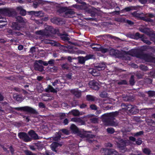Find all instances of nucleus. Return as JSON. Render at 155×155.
Masks as SVG:
<instances>
[{
	"mask_svg": "<svg viewBox=\"0 0 155 155\" xmlns=\"http://www.w3.org/2000/svg\"><path fill=\"white\" fill-rule=\"evenodd\" d=\"M19 137L24 141L27 142L31 140V138L29 136L24 132H21L18 134Z\"/></svg>",
	"mask_w": 155,
	"mask_h": 155,
	"instance_id": "0eeeda50",
	"label": "nucleus"
},
{
	"mask_svg": "<svg viewBox=\"0 0 155 155\" xmlns=\"http://www.w3.org/2000/svg\"><path fill=\"white\" fill-rule=\"evenodd\" d=\"M139 2L141 4H145L147 3H153L155 0H138Z\"/></svg>",
	"mask_w": 155,
	"mask_h": 155,
	"instance_id": "7c9ffc66",
	"label": "nucleus"
},
{
	"mask_svg": "<svg viewBox=\"0 0 155 155\" xmlns=\"http://www.w3.org/2000/svg\"><path fill=\"white\" fill-rule=\"evenodd\" d=\"M127 82L126 80H121L117 82L118 85H126L127 84Z\"/></svg>",
	"mask_w": 155,
	"mask_h": 155,
	"instance_id": "a19ab883",
	"label": "nucleus"
},
{
	"mask_svg": "<svg viewBox=\"0 0 155 155\" xmlns=\"http://www.w3.org/2000/svg\"><path fill=\"white\" fill-rule=\"evenodd\" d=\"M13 97L16 101L19 102H21L23 100L22 97L20 95L14 94Z\"/></svg>",
	"mask_w": 155,
	"mask_h": 155,
	"instance_id": "2f4dec72",
	"label": "nucleus"
},
{
	"mask_svg": "<svg viewBox=\"0 0 155 155\" xmlns=\"http://www.w3.org/2000/svg\"><path fill=\"white\" fill-rule=\"evenodd\" d=\"M37 89L38 92L41 93L44 90V88L41 87L40 84H38L37 85Z\"/></svg>",
	"mask_w": 155,
	"mask_h": 155,
	"instance_id": "79ce46f5",
	"label": "nucleus"
},
{
	"mask_svg": "<svg viewBox=\"0 0 155 155\" xmlns=\"http://www.w3.org/2000/svg\"><path fill=\"white\" fill-rule=\"evenodd\" d=\"M61 38L62 40L64 41H68L70 40V38L64 35H62Z\"/></svg>",
	"mask_w": 155,
	"mask_h": 155,
	"instance_id": "4d7b16f0",
	"label": "nucleus"
},
{
	"mask_svg": "<svg viewBox=\"0 0 155 155\" xmlns=\"http://www.w3.org/2000/svg\"><path fill=\"white\" fill-rule=\"evenodd\" d=\"M139 110L136 106L133 105L130 113L132 114H136L139 112Z\"/></svg>",
	"mask_w": 155,
	"mask_h": 155,
	"instance_id": "c756f323",
	"label": "nucleus"
},
{
	"mask_svg": "<svg viewBox=\"0 0 155 155\" xmlns=\"http://www.w3.org/2000/svg\"><path fill=\"white\" fill-rule=\"evenodd\" d=\"M135 37L137 38H142L143 37V35H140L139 33L137 32L135 34Z\"/></svg>",
	"mask_w": 155,
	"mask_h": 155,
	"instance_id": "6e6d98bb",
	"label": "nucleus"
},
{
	"mask_svg": "<svg viewBox=\"0 0 155 155\" xmlns=\"http://www.w3.org/2000/svg\"><path fill=\"white\" fill-rule=\"evenodd\" d=\"M71 92L74 95L77 97H79L81 95V93L80 92L74 89L71 90Z\"/></svg>",
	"mask_w": 155,
	"mask_h": 155,
	"instance_id": "bb28decb",
	"label": "nucleus"
},
{
	"mask_svg": "<svg viewBox=\"0 0 155 155\" xmlns=\"http://www.w3.org/2000/svg\"><path fill=\"white\" fill-rule=\"evenodd\" d=\"M34 69L36 71L41 72L44 70V67L42 65H39L38 64L35 62L34 63Z\"/></svg>",
	"mask_w": 155,
	"mask_h": 155,
	"instance_id": "f3484780",
	"label": "nucleus"
},
{
	"mask_svg": "<svg viewBox=\"0 0 155 155\" xmlns=\"http://www.w3.org/2000/svg\"><path fill=\"white\" fill-rule=\"evenodd\" d=\"M25 152L26 155H36V154L33 153L28 150H25Z\"/></svg>",
	"mask_w": 155,
	"mask_h": 155,
	"instance_id": "5fc2aeb1",
	"label": "nucleus"
},
{
	"mask_svg": "<svg viewBox=\"0 0 155 155\" xmlns=\"http://www.w3.org/2000/svg\"><path fill=\"white\" fill-rule=\"evenodd\" d=\"M79 106L80 108L81 109L85 108L87 106V105L84 103H82L81 104L79 105Z\"/></svg>",
	"mask_w": 155,
	"mask_h": 155,
	"instance_id": "680f3d73",
	"label": "nucleus"
},
{
	"mask_svg": "<svg viewBox=\"0 0 155 155\" xmlns=\"http://www.w3.org/2000/svg\"><path fill=\"white\" fill-rule=\"evenodd\" d=\"M140 19L143 21H146L150 22L151 21V19L150 18H147L146 17H141Z\"/></svg>",
	"mask_w": 155,
	"mask_h": 155,
	"instance_id": "864d4df0",
	"label": "nucleus"
},
{
	"mask_svg": "<svg viewBox=\"0 0 155 155\" xmlns=\"http://www.w3.org/2000/svg\"><path fill=\"white\" fill-rule=\"evenodd\" d=\"M107 130L108 133L110 134H113L115 131L114 129L111 127L108 128Z\"/></svg>",
	"mask_w": 155,
	"mask_h": 155,
	"instance_id": "de8ad7c7",
	"label": "nucleus"
},
{
	"mask_svg": "<svg viewBox=\"0 0 155 155\" xmlns=\"http://www.w3.org/2000/svg\"><path fill=\"white\" fill-rule=\"evenodd\" d=\"M135 7H130L126 8L122 10V11L124 12L126 11V12H129L132 9H135Z\"/></svg>",
	"mask_w": 155,
	"mask_h": 155,
	"instance_id": "c03bdc74",
	"label": "nucleus"
},
{
	"mask_svg": "<svg viewBox=\"0 0 155 155\" xmlns=\"http://www.w3.org/2000/svg\"><path fill=\"white\" fill-rule=\"evenodd\" d=\"M54 29L51 26H49L48 29H46L45 30H41L35 32V34L38 35H41L43 36H48L51 35V33H55Z\"/></svg>",
	"mask_w": 155,
	"mask_h": 155,
	"instance_id": "7ed1b4c3",
	"label": "nucleus"
},
{
	"mask_svg": "<svg viewBox=\"0 0 155 155\" xmlns=\"http://www.w3.org/2000/svg\"><path fill=\"white\" fill-rule=\"evenodd\" d=\"M15 18L16 20L18 21V23H21L22 25H24L27 22L26 20L25 19H24L21 16H18L16 17Z\"/></svg>",
	"mask_w": 155,
	"mask_h": 155,
	"instance_id": "6ab92c4d",
	"label": "nucleus"
},
{
	"mask_svg": "<svg viewBox=\"0 0 155 155\" xmlns=\"http://www.w3.org/2000/svg\"><path fill=\"white\" fill-rule=\"evenodd\" d=\"M69 123V120L67 118L65 119L63 121L62 123L64 125H66L68 124Z\"/></svg>",
	"mask_w": 155,
	"mask_h": 155,
	"instance_id": "774afa93",
	"label": "nucleus"
},
{
	"mask_svg": "<svg viewBox=\"0 0 155 155\" xmlns=\"http://www.w3.org/2000/svg\"><path fill=\"white\" fill-rule=\"evenodd\" d=\"M43 42L46 44H51V45L55 46L56 45L54 41H51L48 39H45L43 41Z\"/></svg>",
	"mask_w": 155,
	"mask_h": 155,
	"instance_id": "473e14b6",
	"label": "nucleus"
},
{
	"mask_svg": "<svg viewBox=\"0 0 155 155\" xmlns=\"http://www.w3.org/2000/svg\"><path fill=\"white\" fill-rule=\"evenodd\" d=\"M28 134L31 136V138L34 140L38 139V136L35 132L32 130H30L28 132Z\"/></svg>",
	"mask_w": 155,
	"mask_h": 155,
	"instance_id": "2eb2a0df",
	"label": "nucleus"
},
{
	"mask_svg": "<svg viewBox=\"0 0 155 155\" xmlns=\"http://www.w3.org/2000/svg\"><path fill=\"white\" fill-rule=\"evenodd\" d=\"M86 3L84 2H82V5H73V6L75 8L79 9H85L86 8Z\"/></svg>",
	"mask_w": 155,
	"mask_h": 155,
	"instance_id": "b1692460",
	"label": "nucleus"
},
{
	"mask_svg": "<svg viewBox=\"0 0 155 155\" xmlns=\"http://www.w3.org/2000/svg\"><path fill=\"white\" fill-rule=\"evenodd\" d=\"M140 68L143 71H146L147 70V67L144 65H141L140 66Z\"/></svg>",
	"mask_w": 155,
	"mask_h": 155,
	"instance_id": "0e129e2a",
	"label": "nucleus"
},
{
	"mask_svg": "<svg viewBox=\"0 0 155 155\" xmlns=\"http://www.w3.org/2000/svg\"><path fill=\"white\" fill-rule=\"evenodd\" d=\"M137 57L148 62H153L155 60V58L151 55L144 54L142 52L138 54Z\"/></svg>",
	"mask_w": 155,
	"mask_h": 155,
	"instance_id": "20e7f679",
	"label": "nucleus"
},
{
	"mask_svg": "<svg viewBox=\"0 0 155 155\" xmlns=\"http://www.w3.org/2000/svg\"><path fill=\"white\" fill-rule=\"evenodd\" d=\"M14 12L11 11L8 8H2L0 9V15H7L9 17L12 16Z\"/></svg>",
	"mask_w": 155,
	"mask_h": 155,
	"instance_id": "6e6552de",
	"label": "nucleus"
},
{
	"mask_svg": "<svg viewBox=\"0 0 155 155\" xmlns=\"http://www.w3.org/2000/svg\"><path fill=\"white\" fill-rule=\"evenodd\" d=\"M90 107L92 110H97L98 109L97 107L94 104H91L90 106Z\"/></svg>",
	"mask_w": 155,
	"mask_h": 155,
	"instance_id": "49530a36",
	"label": "nucleus"
},
{
	"mask_svg": "<svg viewBox=\"0 0 155 155\" xmlns=\"http://www.w3.org/2000/svg\"><path fill=\"white\" fill-rule=\"evenodd\" d=\"M16 9L17 11L19 12L20 14L21 15L24 16L26 15V11L21 6H18L16 8Z\"/></svg>",
	"mask_w": 155,
	"mask_h": 155,
	"instance_id": "aec40b11",
	"label": "nucleus"
},
{
	"mask_svg": "<svg viewBox=\"0 0 155 155\" xmlns=\"http://www.w3.org/2000/svg\"><path fill=\"white\" fill-rule=\"evenodd\" d=\"M99 96L100 97L102 98L106 97L107 96V94L106 92H103L100 93Z\"/></svg>",
	"mask_w": 155,
	"mask_h": 155,
	"instance_id": "09e8293b",
	"label": "nucleus"
},
{
	"mask_svg": "<svg viewBox=\"0 0 155 155\" xmlns=\"http://www.w3.org/2000/svg\"><path fill=\"white\" fill-rule=\"evenodd\" d=\"M82 113L83 112H80L78 110L74 109L70 111L69 114H72L75 116H79L80 115H82Z\"/></svg>",
	"mask_w": 155,
	"mask_h": 155,
	"instance_id": "dca6fc26",
	"label": "nucleus"
},
{
	"mask_svg": "<svg viewBox=\"0 0 155 155\" xmlns=\"http://www.w3.org/2000/svg\"><path fill=\"white\" fill-rule=\"evenodd\" d=\"M71 121L74 122H75L79 125L84 124V122L80 118L74 117L71 119Z\"/></svg>",
	"mask_w": 155,
	"mask_h": 155,
	"instance_id": "412c9836",
	"label": "nucleus"
},
{
	"mask_svg": "<svg viewBox=\"0 0 155 155\" xmlns=\"http://www.w3.org/2000/svg\"><path fill=\"white\" fill-rule=\"evenodd\" d=\"M147 29L148 28H145L143 26L140 27L139 28V30L140 31L145 34H147L148 33Z\"/></svg>",
	"mask_w": 155,
	"mask_h": 155,
	"instance_id": "f704fd0d",
	"label": "nucleus"
},
{
	"mask_svg": "<svg viewBox=\"0 0 155 155\" xmlns=\"http://www.w3.org/2000/svg\"><path fill=\"white\" fill-rule=\"evenodd\" d=\"M142 41L143 42L148 45H150L151 43L149 41L146 39H142Z\"/></svg>",
	"mask_w": 155,
	"mask_h": 155,
	"instance_id": "052dcab7",
	"label": "nucleus"
},
{
	"mask_svg": "<svg viewBox=\"0 0 155 155\" xmlns=\"http://www.w3.org/2000/svg\"><path fill=\"white\" fill-rule=\"evenodd\" d=\"M124 105L126 106L125 109L129 111L130 113L133 105L130 104H127V105L125 104H124Z\"/></svg>",
	"mask_w": 155,
	"mask_h": 155,
	"instance_id": "4c0bfd02",
	"label": "nucleus"
},
{
	"mask_svg": "<svg viewBox=\"0 0 155 155\" xmlns=\"http://www.w3.org/2000/svg\"><path fill=\"white\" fill-rule=\"evenodd\" d=\"M11 27L13 30L20 31L22 29L23 25L18 22H14L12 23Z\"/></svg>",
	"mask_w": 155,
	"mask_h": 155,
	"instance_id": "9b49d317",
	"label": "nucleus"
},
{
	"mask_svg": "<svg viewBox=\"0 0 155 155\" xmlns=\"http://www.w3.org/2000/svg\"><path fill=\"white\" fill-rule=\"evenodd\" d=\"M67 9L66 7H62L60 8L58 10V11L60 13H63L64 12H65V13L67 11Z\"/></svg>",
	"mask_w": 155,
	"mask_h": 155,
	"instance_id": "37998d69",
	"label": "nucleus"
},
{
	"mask_svg": "<svg viewBox=\"0 0 155 155\" xmlns=\"http://www.w3.org/2000/svg\"><path fill=\"white\" fill-rule=\"evenodd\" d=\"M117 147L120 148H124L126 146V141L123 140H120V142H117Z\"/></svg>",
	"mask_w": 155,
	"mask_h": 155,
	"instance_id": "5701e85b",
	"label": "nucleus"
},
{
	"mask_svg": "<svg viewBox=\"0 0 155 155\" xmlns=\"http://www.w3.org/2000/svg\"><path fill=\"white\" fill-rule=\"evenodd\" d=\"M62 142H53L50 145L51 150L56 153L58 152V147H61L63 145Z\"/></svg>",
	"mask_w": 155,
	"mask_h": 155,
	"instance_id": "9d476101",
	"label": "nucleus"
},
{
	"mask_svg": "<svg viewBox=\"0 0 155 155\" xmlns=\"http://www.w3.org/2000/svg\"><path fill=\"white\" fill-rule=\"evenodd\" d=\"M11 108L12 110H13L14 109L18 111H26L31 114H38V112L36 110L31 107L28 106L15 108Z\"/></svg>",
	"mask_w": 155,
	"mask_h": 155,
	"instance_id": "f03ea898",
	"label": "nucleus"
},
{
	"mask_svg": "<svg viewBox=\"0 0 155 155\" xmlns=\"http://www.w3.org/2000/svg\"><path fill=\"white\" fill-rule=\"evenodd\" d=\"M61 67L64 70H68L69 68L68 64L67 63H65L62 64L61 65Z\"/></svg>",
	"mask_w": 155,
	"mask_h": 155,
	"instance_id": "3c124183",
	"label": "nucleus"
},
{
	"mask_svg": "<svg viewBox=\"0 0 155 155\" xmlns=\"http://www.w3.org/2000/svg\"><path fill=\"white\" fill-rule=\"evenodd\" d=\"M61 133L59 132L58 134V135L57 136H56L54 137L53 138V140L55 141H58L60 139L61 137Z\"/></svg>",
	"mask_w": 155,
	"mask_h": 155,
	"instance_id": "8fccbe9b",
	"label": "nucleus"
},
{
	"mask_svg": "<svg viewBox=\"0 0 155 155\" xmlns=\"http://www.w3.org/2000/svg\"><path fill=\"white\" fill-rule=\"evenodd\" d=\"M106 67V66L105 64L104 63H100L98 65L95 66V68L99 71L104 69Z\"/></svg>",
	"mask_w": 155,
	"mask_h": 155,
	"instance_id": "4be33fe9",
	"label": "nucleus"
},
{
	"mask_svg": "<svg viewBox=\"0 0 155 155\" xmlns=\"http://www.w3.org/2000/svg\"><path fill=\"white\" fill-rule=\"evenodd\" d=\"M119 111H116L109 113L105 114L103 115L102 117L105 124L106 125L116 126L117 124L116 123L114 120L115 117L119 115Z\"/></svg>",
	"mask_w": 155,
	"mask_h": 155,
	"instance_id": "f257e3e1",
	"label": "nucleus"
},
{
	"mask_svg": "<svg viewBox=\"0 0 155 155\" xmlns=\"http://www.w3.org/2000/svg\"><path fill=\"white\" fill-rule=\"evenodd\" d=\"M38 106L40 108H45V105L42 102H39L38 103Z\"/></svg>",
	"mask_w": 155,
	"mask_h": 155,
	"instance_id": "bf43d9fd",
	"label": "nucleus"
},
{
	"mask_svg": "<svg viewBox=\"0 0 155 155\" xmlns=\"http://www.w3.org/2000/svg\"><path fill=\"white\" fill-rule=\"evenodd\" d=\"M74 14L75 12L72 9H67V11L65 13V15L66 17L69 18L71 17V16Z\"/></svg>",
	"mask_w": 155,
	"mask_h": 155,
	"instance_id": "393cba45",
	"label": "nucleus"
},
{
	"mask_svg": "<svg viewBox=\"0 0 155 155\" xmlns=\"http://www.w3.org/2000/svg\"><path fill=\"white\" fill-rule=\"evenodd\" d=\"M86 100L88 101H94L96 99V97L90 95H88L86 97Z\"/></svg>",
	"mask_w": 155,
	"mask_h": 155,
	"instance_id": "cd10ccee",
	"label": "nucleus"
},
{
	"mask_svg": "<svg viewBox=\"0 0 155 155\" xmlns=\"http://www.w3.org/2000/svg\"><path fill=\"white\" fill-rule=\"evenodd\" d=\"M31 14L34 15L37 17H41L44 16V14L41 11H31L30 12Z\"/></svg>",
	"mask_w": 155,
	"mask_h": 155,
	"instance_id": "a211bd4d",
	"label": "nucleus"
},
{
	"mask_svg": "<svg viewBox=\"0 0 155 155\" xmlns=\"http://www.w3.org/2000/svg\"><path fill=\"white\" fill-rule=\"evenodd\" d=\"M146 93L148 94L149 97H153L155 96V91H149L146 92Z\"/></svg>",
	"mask_w": 155,
	"mask_h": 155,
	"instance_id": "e433bc0d",
	"label": "nucleus"
},
{
	"mask_svg": "<svg viewBox=\"0 0 155 155\" xmlns=\"http://www.w3.org/2000/svg\"><path fill=\"white\" fill-rule=\"evenodd\" d=\"M135 141L136 144L138 145H140L142 142V141L140 139H138L137 140Z\"/></svg>",
	"mask_w": 155,
	"mask_h": 155,
	"instance_id": "69168bd1",
	"label": "nucleus"
},
{
	"mask_svg": "<svg viewBox=\"0 0 155 155\" xmlns=\"http://www.w3.org/2000/svg\"><path fill=\"white\" fill-rule=\"evenodd\" d=\"M109 53L110 55L116 58H120L123 56L121 52L114 49H112L110 50Z\"/></svg>",
	"mask_w": 155,
	"mask_h": 155,
	"instance_id": "1a4fd4ad",
	"label": "nucleus"
},
{
	"mask_svg": "<svg viewBox=\"0 0 155 155\" xmlns=\"http://www.w3.org/2000/svg\"><path fill=\"white\" fill-rule=\"evenodd\" d=\"M102 155H110L114 154L118 155V153L115 150L112 149L102 148L101 150Z\"/></svg>",
	"mask_w": 155,
	"mask_h": 155,
	"instance_id": "423d86ee",
	"label": "nucleus"
},
{
	"mask_svg": "<svg viewBox=\"0 0 155 155\" xmlns=\"http://www.w3.org/2000/svg\"><path fill=\"white\" fill-rule=\"evenodd\" d=\"M61 131H62L63 133H64L65 134H66L67 135L68 134V131L66 129H62L60 130V132H61Z\"/></svg>",
	"mask_w": 155,
	"mask_h": 155,
	"instance_id": "e2e57ef3",
	"label": "nucleus"
},
{
	"mask_svg": "<svg viewBox=\"0 0 155 155\" xmlns=\"http://www.w3.org/2000/svg\"><path fill=\"white\" fill-rule=\"evenodd\" d=\"M45 90L46 92L50 91L51 92L56 93L57 91H59V89L58 87H56L55 89H54L52 86L49 85Z\"/></svg>",
	"mask_w": 155,
	"mask_h": 155,
	"instance_id": "4468645a",
	"label": "nucleus"
},
{
	"mask_svg": "<svg viewBox=\"0 0 155 155\" xmlns=\"http://www.w3.org/2000/svg\"><path fill=\"white\" fill-rule=\"evenodd\" d=\"M78 62L80 63L83 64L85 63V61L87 60L85 58V57H78Z\"/></svg>",
	"mask_w": 155,
	"mask_h": 155,
	"instance_id": "c9c22d12",
	"label": "nucleus"
},
{
	"mask_svg": "<svg viewBox=\"0 0 155 155\" xmlns=\"http://www.w3.org/2000/svg\"><path fill=\"white\" fill-rule=\"evenodd\" d=\"M106 36L107 37V38H111L114 40H117V39H119V38L117 37H116L114 36H113L109 34L107 35H106Z\"/></svg>",
	"mask_w": 155,
	"mask_h": 155,
	"instance_id": "603ef678",
	"label": "nucleus"
},
{
	"mask_svg": "<svg viewBox=\"0 0 155 155\" xmlns=\"http://www.w3.org/2000/svg\"><path fill=\"white\" fill-rule=\"evenodd\" d=\"M91 47L94 51H101L103 53H105L108 51V49L104 48L100 45L93 44L90 45Z\"/></svg>",
	"mask_w": 155,
	"mask_h": 155,
	"instance_id": "39448f33",
	"label": "nucleus"
},
{
	"mask_svg": "<svg viewBox=\"0 0 155 155\" xmlns=\"http://www.w3.org/2000/svg\"><path fill=\"white\" fill-rule=\"evenodd\" d=\"M94 55L92 54H89L85 56L86 60H87L89 59L93 58Z\"/></svg>",
	"mask_w": 155,
	"mask_h": 155,
	"instance_id": "338daca9",
	"label": "nucleus"
},
{
	"mask_svg": "<svg viewBox=\"0 0 155 155\" xmlns=\"http://www.w3.org/2000/svg\"><path fill=\"white\" fill-rule=\"evenodd\" d=\"M144 132L142 131H140L139 132L135 133L134 134V136L135 137H138L143 134Z\"/></svg>",
	"mask_w": 155,
	"mask_h": 155,
	"instance_id": "a18cd8bd",
	"label": "nucleus"
},
{
	"mask_svg": "<svg viewBox=\"0 0 155 155\" xmlns=\"http://www.w3.org/2000/svg\"><path fill=\"white\" fill-rule=\"evenodd\" d=\"M7 35H8L16 36H20L21 35V33L19 31H15L13 30H12L11 29H7Z\"/></svg>",
	"mask_w": 155,
	"mask_h": 155,
	"instance_id": "ddd939ff",
	"label": "nucleus"
},
{
	"mask_svg": "<svg viewBox=\"0 0 155 155\" xmlns=\"http://www.w3.org/2000/svg\"><path fill=\"white\" fill-rule=\"evenodd\" d=\"M89 85L92 89L97 90L99 88V85L98 82L95 81H91L89 82Z\"/></svg>",
	"mask_w": 155,
	"mask_h": 155,
	"instance_id": "f8f14e48",
	"label": "nucleus"
},
{
	"mask_svg": "<svg viewBox=\"0 0 155 155\" xmlns=\"http://www.w3.org/2000/svg\"><path fill=\"white\" fill-rule=\"evenodd\" d=\"M130 84V85H133L134 84L135 81L134 80V76L132 75L129 80Z\"/></svg>",
	"mask_w": 155,
	"mask_h": 155,
	"instance_id": "ea45409f",
	"label": "nucleus"
},
{
	"mask_svg": "<svg viewBox=\"0 0 155 155\" xmlns=\"http://www.w3.org/2000/svg\"><path fill=\"white\" fill-rule=\"evenodd\" d=\"M132 15L134 17L139 18L140 17V15L141 14H143V13H139L137 12H134L131 13Z\"/></svg>",
	"mask_w": 155,
	"mask_h": 155,
	"instance_id": "58836bf2",
	"label": "nucleus"
},
{
	"mask_svg": "<svg viewBox=\"0 0 155 155\" xmlns=\"http://www.w3.org/2000/svg\"><path fill=\"white\" fill-rule=\"evenodd\" d=\"M143 153L147 155H150L151 153V150L149 148H145L142 149Z\"/></svg>",
	"mask_w": 155,
	"mask_h": 155,
	"instance_id": "72a5a7b5",
	"label": "nucleus"
},
{
	"mask_svg": "<svg viewBox=\"0 0 155 155\" xmlns=\"http://www.w3.org/2000/svg\"><path fill=\"white\" fill-rule=\"evenodd\" d=\"M145 121L148 125L152 126L153 127H155V122L152 120L149 119L147 117L146 118Z\"/></svg>",
	"mask_w": 155,
	"mask_h": 155,
	"instance_id": "a878e982",
	"label": "nucleus"
},
{
	"mask_svg": "<svg viewBox=\"0 0 155 155\" xmlns=\"http://www.w3.org/2000/svg\"><path fill=\"white\" fill-rule=\"evenodd\" d=\"M70 129L74 133H78L79 131L78 128L74 124H72L71 125Z\"/></svg>",
	"mask_w": 155,
	"mask_h": 155,
	"instance_id": "c85d7f7f",
	"label": "nucleus"
},
{
	"mask_svg": "<svg viewBox=\"0 0 155 155\" xmlns=\"http://www.w3.org/2000/svg\"><path fill=\"white\" fill-rule=\"evenodd\" d=\"M91 122L94 123H96L98 122V119L96 117H93L90 119Z\"/></svg>",
	"mask_w": 155,
	"mask_h": 155,
	"instance_id": "13d9d810",
	"label": "nucleus"
}]
</instances>
